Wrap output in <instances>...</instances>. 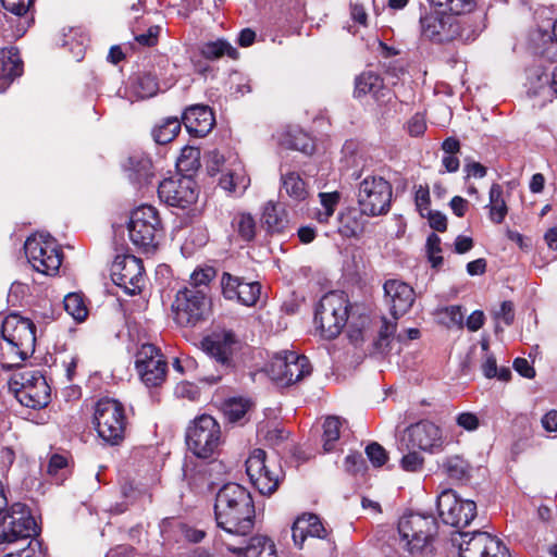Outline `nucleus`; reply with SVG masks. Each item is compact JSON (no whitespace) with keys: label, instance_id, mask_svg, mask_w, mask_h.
I'll list each match as a JSON object with an SVG mask.
<instances>
[{"label":"nucleus","instance_id":"nucleus-1","mask_svg":"<svg viewBox=\"0 0 557 557\" xmlns=\"http://www.w3.org/2000/svg\"><path fill=\"white\" fill-rule=\"evenodd\" d=\"M216 524L226 534L245 537L253 528L255 506L250 493L237 483L223 485L215 497Z\"/></svg>","mask_w":557,"mask_h":557},{"label":"nucleus","instance_id":"nucleus-2","mask_svg":"<svg viewBox=\"0 0 557 557\" xmlns=\"http://www.w3.org/2000/svg\"><path fill=\"white\" fill-rule=\"evenodd\" d=\"M437 532L433 516L406 513L398 522L399 546L409 555L424 553Z\"/></svg>","mask_w":557,"mask_h":557},{"label":"nucleus","instance_id":"nucleus-3","mask_svg":"<svg viewBox=\"0 0 557 557\" xmlns=\"http://www.w3.org/2000/svg\"><path fill=\"white\" fill-rule=\"evenodd\" d=\"M356 197L366 216L385 215L391 210L393 187L383 176L369 174L359 182Z\"/></svg>","mask_w":557,"mask_h":557},{"label":"nucleus","instance_id":"nucleus-4","mask_svg":"<svg viewBox=\"0 0 557 557\" xmlns=\"http://www.w3.org/2000/svg\"><path fill=\"white\" fill-rule=\"evenodd\" d=\"M348 299L344 293L325 294L315 310L314 322L325 339L341 334L348 320Z\"/></svg>","mask_w":557,"mask_h":557},{"label":"nucleus","instance_id":"nucleus-5","mask_svg":"<svg viewBox=\"0 0 557 557\" xmlns=\"http://www.w3.org/2000/svg\"><path fill=\"white\" fill-rule=\"evenodd\" d=\"M96 431L106 443L119 445L125 437L127 418L124 406L112 398L97 401L94 412Z\"/></svg>","mask_w":557,"mask_h":557},{"label":"nucleus","instance_id":"nucleus-6","mask_svg":"<svg viewBox=\"0 0 557 557\" xmlns=\"http://www.w3.org/2000/svg\"><path fill=\"white\" fill-rule=\"evenodd\" d=\"M186 444L196 457L201 459L212 457L222 444L220 424L209 414L195 418L186 430Z\"/></svg>","mask_w":557,"mask_h":557},{"label":"nucleus","instance_id":"nucleus-7","mask_svg":"<svg viewBox=\"0 0 557 557\" xmlns=\"http://www.w3.org/2000/svg\"><path fill=\"white\" fill-rule=\"evenodd\" d=\"M172 311L177 325L195 327L207 319L210 302L203 289L185 287L176 293Z\"/></svg>","mask_w":557,"mask_h":557},{"label":"nucleus","instance_id":"nucleus-8","mask_svg":"<svg viewBox=\"0 0 557 557\" xmlns=\"http://www.w3.org/2000/svg\"><path fill=\"white\" fill-rule=\"evenodd\" d=\"M161 233V220L154 207L140 206L132 212L128 234L135 246L144 251H152L158 245Z\"/></svg>","mask_w":557,"mask_h":557},{"label":"nucleus","instance_id":"nucleus-9","mask_svg":"<svg viewBox=\"0 0 557 557\" xmlns=\"http://www.w3.org/2000/svg\"><path fill=\"white\" fill-rule=\"evenodd\" d=\"M11 389L21 405L41 409L50 403V386L37 370H24L14 375Z\"/></svg>","mask_w":557,"mask_h":557},{"label":"nucleus","instance_id":"nucleus-10","mask_svg":"<svg viewBox=\"0 0 557 557\" xmlns=\"http://www.w3.org/2000/svg\"><path fill=\"white\" fill-rule=\"evenodd\" d=\"M24 249L28 262L37 272L52 275L59 271L62 263V253L50 235L35 234L28 237Z\"/></svg>","mask_w":557,"mask_h":557},{"label":"nucleus","instance_id":"nucleus-11","mask_svg":"<svg viewBox=\"0 0 557 557\" xmlns=\"http://www.w3.org/2000/svg\"><path fill=\"white\" fill-rule=\"evenodd\" d=\"M37 534L35 518L23 504H14L0 520V545L24 542Z\"/></svg>","mask_w":557,"mask_h":557},{"label":"nucleus","instance_id":"nucleus-12","mask_svg":"<svg viewBox=\"0 0 557 557\" xmlns=\"http://www.w3.org/2000/svg\"><path fill=\"white\" fill-rule=\"evenodd\" d=\"M460 557H509L507 547L487 532H458L451 536Z\"/></svg>","mask_w":557,"mask_h":557},{"label":"nucleus","instance_id":"nucleus-13","mask_svg":"<svg viewBox=\"0 0 557 557\" xmlns=\"http://www.w3.org/2000/svg\"><path fill=\"white\" fill-rule=\"evenodd\" d=\"M246 472L252 485L262 495L273 494L282 475V469L275 463H268L265 451L260 448L250 453L246 460Z\"/></svg>","mask_w":557,"mask_h":557},{"label":"nucleus","instance_id":"nucleus-14","mask_svg":"<svg viewBox=\"0 0 557 557\" xmlns=\"http://www.w3.org/2000/svg\"><path fill=\"white\" fill-rule=\"evenodd\" d=\"M437 510L442 521L455 528H465L476 516V504L460 498L454 490H444L437 496Z\"/></svg>","mask_w":557,"mask_h":557},{"label":"nucleus","instance_id":"nucleus-15","mask_svg":"<svg viewBox=\"0 0 557 557\" xmlns=\"http://www.w3.org/2000/svg\"><path fill=\"white\" fill-rule=\"evenodd\" d=\"M421 36L435 44L450 42L461 36L459 20L444 12H429L420 17Z\"/></svg>","mask_w":557,"mask_h":557},{"label":"nucleus","instance_id":"nucleus-16","mask_svg":"<svg viewBox=\"0 0 557 557\" xmlns=\"http://www.w3.org/2000/svg\"><path fill=\"white\" fill-rule=\"evenodd\" d=\"M137 372L149 387L161 385L165 381L168 363L164 356L152 344H144L136 354Z\"/></svg>","mask_w":557,"mask_h":557},{"label":"nucleus","instance_id":"nucleus-17","mask_svg":"<svg viewBox=\"0 0 557 557\" xmlns=\"http://www.w3.org/2000/svg\"><path fill=\"white\" fill-rule=\"evenodd\" d=\"M111 276L128 295H136L145 283L143 261L131 255L117 256L111 268Z\"/></svg>","mask_w":557,"mask_h":557},{"label":"nucleus","instance_id":"nucleus-18","mask_svg":"<svg viewBox=\"0 0 557 557\" xmlns=\"http://www.w3.org/2000/svg\"><path fill=\"white\" fill-rule=\"evenodd\" d=\"M161 201L172 207L186 208L197 200L196 183L190 176L170 177L159 184Z\"/></svg>","mask_w":557,"mask_h":557},{"label":"nucleus","instance_id":"nucleus-19","mask_svg":"<svg viewBox=\"0 0 557 557\" xmlns=\"http://www.w3.org/2000/svg\"><path fill=\"white\" fill-rule=\"evenodd\" d=\"M203 350L223 369L234 367V355L239 348L236 335L228 330L214 331L202 341Z\"/></svg>","mask_w":557,"mask_h":557},{"label":"nucleus","instance_id":"nucleus-20","mask_svg":"<svg viewBox=\"0 0 557 557\" xmlns=\"http://www.w3.org/2000/svg\"><path fill=\"white\" fill-rule=\"evenodd\" d=\"M409 438L407 449L419 448L426 453H438L443 449L444 436L441 428L429 420L411 424L406 430Z\"/></svg>","mask_w":557,"mask_h":557},{"label":"nucleus","instance_id":"nucleus-21","mask_svg":"<svg viewBox=\"0 0 557 557\" xmlns=\"http://www.w3.org/2000/svg\"><path fill=\"white\" fill-rule=\"evenodd\" d=\"M0 333L3 341L17 343L22 350H35V324L29 319L11 313L3 319Z\"/></svg>","mask_w":557,"mask_h":557},{"label":"nucleus","instance_id":"nucleus-22","mask_svg":"<svg viewBox=\"0 0 557 557\" xmlns=\"http://www.w3.org/2000/svg\"><path fill=\"white\" fill-rule=\"evenodd\" d=\"M223 295L230 300L236 299L245 306H253L260 297L261 286L258 282H244L238 276L223 273L221 278Z\"/></svg>","mask_w":557,"mask_h":557},{"label":"nucleus","instance_id":"nucleus-23","mask_svg":"<svg viewBox=\"0 0 557 557\" xmlns=\"http://www.w3.org/2000/svg\"><path fill=\"white\" fill-rule=\"evenodd\" d=\"M383 289L391 305V313L395 320L405 314L412 307L416 293L407 283L399 280H387L384 283Z\"/></svg>","mask_w":557,"mask_h":557},{"label":"nucleus","instance_id":"nucleus-24","mask_svg":"<svg viewBox=\"0 0 557 557\" xmlns=\"http://www.w3.org/2000/svg\"><path fill=\"white\" fill-rule=\"evenodd\" d=\"M183 122L189 134L203 137L213 128L215 119L208 106L196 104L184 112Z\"/></svg>","mask_w":557,"mask_h":557},{"label":"nucleus","instance_id":"nucleus-25","mask_svg":"<svg viewBox=\"0 0 557 557\" xmlns=\"http://www.w3.org/2000/svg\"><path fill=\"white\" fill-rule=\"evenodd\" d=\"M244 540L238 544L225 542L228 552L235 553L240 557H274L275 548L273 542L262 535L253 536L247 545H243Z\"/></svg>","mask_w":557,"mask_h":557},{"label":"nucleus","instance_id":"nucleus-26","mask_svg":"<svg viewBox=\"0 0 557 557\" xmlns=\"http://www.w3.org/2000/svg\"><path fill=\"white\" fill-rule=\"evenodd\" d=\"M292 533L295 545L299 548L302 547V544L308 535L319 539L326 536V531L319 517L312 513L304 515L302 517L297 518L293 524Z\"/></svg>","mask_w":557,"mask_h":557},{"label":"nucleus","instance_id":"nucleus-27","mask_svg":"<svg viewBox=\"0 0 557 557\" xmlns=\"http://www.w3.org/2000/svg\"><path fill=\"white\" fill-rule=\"evenodd\" d=\"M23 63L20 59L16 48L0 50V91H4L8 86L22 75Z\"/></svg>","mask_w":557,"mask_h":557},{"label":"nucleus","instance_id":"nucleus-28","mask_svg":"<svg viewBox=\"0 0 557 557\" xmlns=\"http://www.w3.org/2000/svg\"><path fill=\"white\" fill-rule=\"evenodd\" d=\"M220 186L232 194L242 195L250 184L242 162H234L232 168L227 170L220 178Z\"/></svg>","mask_w":557,"mask_h":557},{"label":"nucleus","instance_id":"nucleus-29","mask_svg":"<svg viewBox=\"0 0 557 557\" xmlns=\"http://www.w3.org/2000/svg\"><path fill=\"white\" fill-rule=\"evenodd\" d=\"M364 213L358 208H346L338 214V232L345 237H355L363 232Z\"/></svg>","mask_w":557,"mask_h":557},{"label":"nucleus","instance_id":"nucleus-30","mask_svg":"<svg viewBox=\"0 0 557 557\" xmlns=\"http://www.w3.org/2000/svg\"><path fill=\"white\" fill-rule=\"evenodd\" d=\"M282 191H284L293 201H305L309 195V186L299 173L290 171L281 175Z\"/></svg>","mask_w":557,"mask_h":557},{"label":"nucleus","instance_id":"nucleus-31","mask_svg":"<svg viewBox=\"0 0 557 557\" xmlns=\"http://www.w3.org/2000/svg\"><path fill=\"white\" fill-rule=\"evenodd\" d=\"M287 360V374L283 377L281 385L295 384L310 375L312 368L306 356L289 351Z\"/></svg>","mask_w":557,"mask_h":557},{"label":"nucleus","instance_id":"nucleus-32","mask_svg":"<svg viewBox=\"0 0 557 557\" xmlns=\"http://www.w3.org/2000/svg\"><path fill=\"white\" fill-rule=\"evenodd\" d=\"M488 198L490 202L487 207L490 220L495 224L503 223L508 213V207L502 185L497 183L492 184Z\"/></svg>","mask_w":557,"mask_h":557},{"label":"nucleus","instance_id":"nucleus-33","mask_svg":"<svg viewBox=\"0 0 557 557\" xmlns=\"http://www.w3.org/2000/svg\"><path fill=\"white\" fill-rule=\"evenodd\" d=\"M34 351H25L20 348L17 343L11 341H3L0 343V363L3 368L11 369L20 366L26 360Z\"/></svg>","mask_w":557,"mask_h":557},{"label":"nucleus","instance_id":"nucleus-34","mask_svg":"<svg viewBox=\"0 0 557 557\" xmlns=\"http://www.w3.org/2000/svg\"><path fill=\"white\" fill-rule=\"evenodd\" d=\"M201 54L208 60H216L224 55L236 60L238 58V51L225 39H216L202 45Z\"/></svg>","mask_w":557,"mask_h":557},{"label":"nucleus","instance_id":"nucleus-35","mask_svg":"<svg viewBox=\"0 0 557 557\" xmlns=\"http://www.w3.org/2000/svg\"><path fill=\"white\" fill-rule=\"evenodd\" d=\"M232 227L244 242H251L257 234V224L250 213L239 212L232 220Z\"/></svg>","mask_w":557,"mask_h":557},{"label":"nucleus","instance_id":"nucleus-36","mask_svg":"<svg viewBox=\"0 0 557 557\" xmlns=\"http://www.w3.org/2000/svg\"><path fill=\"white\" fill-rule=\"evenodd\" d=\"M319 198L322 209L314 211L312 218L315 219L319 223L325 224L334 214L335 209L341 200V194L338 191L320 193Z\"/></svg>","mask_w":557,"mask_h":557},{"label":"nucleus","instance_id":"nucleus-37","mask_svg":"<svg viewBox=\"0 0 557 557\" xmlns=\"http://www.w3.org/2000/svg\"><path fill=\"white\" fill-rule=\"evenodd\" d=\"M181 131V122L176 117L165 119L152 131L154 140L160 145H165L173 140Z\"/></svg>","mask_w":557,"mask_h":557},{"label":"nucleus","instance_id":"nucleus-38","mask_svg":"<svg viewBox=\"0 0 557 557\" xmlns=\"http://www.w3.org/2000/svg\"><path fill=\"white\" fill-rule=\"evenodd\" d=\"M342 421L338 417H327L323 423V450H334L341 435Z\"/></svg>","mask_w":557,"mask_h":557},{"label":"nucleus","instance_id":"nucleus-39","mask_svg":"<svg viewBox=\"0 0 557 557\" xmlns=\"http://www.w3.org/2000/svg\"><path fill=\"white\" fill-rule=\"evenodd\" d=\"M429 2L433 7L448 11L449 15L455 17L456 15L470 13L476 7V0H429Z\"/></svg>","mask_w":557,"mask_h":557},{"label":"nucleus","instance_id":"nucleus-40","mask_svg":"<svg viewBox=\"0 0 557 557\" xmlns=\"http://www.w3.org/2000/svg\"><path fill=\"white\" fill-rule=\"evenodd\" d=\"M65 311L76 321H84L88 314L84 298L78 293H70L63 300Z\"/></svg>","mask_w":557,"mask_h":557},{"label":"nucleus","instance_id":"nucleus-41","mask_svg":"<svg viewBox=\"0 0 557 557\" xmlns=\"http://www.w3.org/2000/svg\"><path fill=\"white\" fill-rule=\"evenodd\" d=\"M382 86V81L373 72H366L356 78L355 95L360 97L367 94L375 92Z\"/></svg>","mask_w":557,"mask_h":557},{"label":"nucleus","instance_id":"nucleus-42","mask_svg":"<svg viewBox=\"0 0 557 557\" xmlns=\"http://www.w3.org/2000/svg\"><path fill=\"white\" fill-rule=\"evenodd\" d=\"M443 467L446 471V473L451 478L456 480H462L467 479L470 475V466L469 463L459 456H451L448 457L444 463Z\"/></svg>","mask_w":557,"mask_h":557},{"label":"nucleus","instance_id":"nucleus-43","mask_svg":"<svg viewBox=\"0 0 557 557\" xmlns=\"http://www.w3.org/2000/svg\"><path fill=\"white\" fill-rule=\"evenodd\" d=\"M287 357H289V351H280L273 356L268 366L267 371L270 377L278 384L282 383L283 377L287 374Z\"/></svg>","mask_w":557,"mask_h":557},{"label":"nucleus","instance_id":"nucleus-44","mask_svg":"<svg viewBox=\"0 0 557 557\" xmlns=\"http://www.w3.org/2000/svg\"><path fill=\"white\" fill-rule=\"evenodd\" d=\"M159 90V85L154 75L145 73L138 77L136 92L139 98H150Z\"/></svg>","mask_w":557,"mask_h":557},{"label":"nucleus","instance_id":"nucleus-45","mask_svg":"<svg viewBox=\"0 0 557 557\" xmlns=\"http://www.w3.org/2000/svg\"><path fill=\"white\" fill-rule=\"evenodd\" d=\"M127 168L134 172L137 181L148 180L151 176V161L146 157H131Z\"/></svg>","mask_w":557,"mask_h":557},{"label":"nucleus","instance_id":"nucleus-46","mask_svg":"<svg viewBox=\"0 0 557 557\" xmlns=\"http://www.w3.org/2000/svg\"><path fill=\"white\" fill-rule=\"evenodd\" d=\"M200 151L194 147H185L177 160V166L183 171H191L199 165Z\"/></svg>","mask_w":557,"mask_h":557},{"label":"nucleus","instance_id":"nucleus-47","mask_svg":"<svg viewBox=\"0 0 557 557\" xmlns=\"http://www.w3.org/2000/svg\"><path fill=\"white\" fill-rule=\"evenodd\" d=\"M249 403L243 398H233L225 403V413L233 422L240 420L247 412Z\"/></svg>","mask_w":557,"mask_h":557},{"label":"nucleus","instance_id":"nucleus-48","mask_svg":"<svg viewBox=\"0 0 557 557\" xmlns=\"http://www.w3.org/2000/svg\"><path fill=\"white\" fill-rule=\"evenodd\" d=\"M441 251V238L433 233L426 240V252L433 268H437L443 263V257L440 255Z\"/></svg>","mask_w":557,"mask_h":557},{"label":"nucleus","instance_id":"nucleus-49","mask_svg":"<svg viewBox=\"0 0 557 557\" xmlns=\"http://www.w3.org/2000/svg\"><path fill=\"white\" fill-rule=\"evenodd\" d=\"M289 147L292 149L301 151L306 154H311L314 150V145L312 139L305 133L298 132L294 135H290Z\"/></svg>","mask_w":557,"mask_h":557},{"label":"nucleus","instance_id":"nucleus-50","mask_svg":"<svg viewBox=\"0 0 557 557\" xmlns=\"http://www.w3.org/2000/svg\"><path fill=\"white\" fill-rule=\"evenodd\" d=\"M344 468L346 472L357 474L363 472L367 469V465L360 453H352L346 456Z\"/></svg>","mask_w":557,"mask_h":557},{"label":"nucleus","instance_id":"nucleus-51","mask_svg":"<svg viewBox=\"0 0 557 557\" xmlns=\"http://www.w3.org/2000/svg\"><path fill=\"white\" fill-rule=\"evenodd\" d=\"M33 2L34 0H1L3 8L16 16L26 15L33 5Z\"/></svg>","mask_w":557,"mask_h":557},{"label":"nucleus","instance_id":"nucleus-52","mask_svg":"<svg viewBox=\"0 0 557 557\" xmlns=\"http://www.w3.org/2000/svg\"><path fill=\"white\" fill-rule=\"evenodd\" d=\"M366 454L374 467H381L387 460L386 450L377 443L368 445L366 448Z\"/></svg>","mask_w":557,"mask_h":557},{"label":"nucleus","instance_id":"nucleus-53","mask_svg":"<svg viewBox=\"0 0 557 557\" xmlns=\"http://www.w3.org/2000/svg\"><path fill=\"white\" fill-rule=\"evenodd\" d=\"M215 271L213 268L197 269L190 275L191 286L199 288L207 286L208 283L214 277Z\"/></svg>","mask_w":557,"mask_h":557},{"label":"nucleus","instance_id":"nucleus-54","mask_svg":"<svg viewBox=\"0 0 557 557\" xmlns=\"http://www.w3.org/2000/svg\"><path fill=\"white\" fill-rule=\"evenodd\" d=\"M262 220L268 230L271 232L278 231L282 227V220L277 216L276 208L273 205L265 206Z\"/></svg>","mask_w":557,"mask_h":557},{"label":"nucleus","instance_id":"nucleus-55","mask_svg":"<svg viewBox=\"0 0 557 557\" xmlns=\"http://www.w3.org/2000/svg\"><path fill=\"white\" fill-rule=\"evenodd\" d=\"M408 450V454H406L400 461L403 469L411 472L420 470L424 462L423 457L414 450Z\"/></svg>","mask_w":557,"mask_h":557},{"label":"nucleus","instance_id":"nucleus-56","mask_svg":"<svg viewBox=\"0 0 557 557\" xmlns=\"http://www.w3.org/2000/svg\"><path fill=\"white\" fill-rule=\"evenodd\" d=\"M416 206L422 216L430 211V191L428 186L420 185L416 190L414 196Z\"/></svg>","mask_w":557,"mask_h":557},{"label":"nucleus","instance_id":"nucleus-57","mask_svg":"<svg viewBox=\"0 0 557 557\" xmlns=\"http://www.w3.org/2000/svg\"><path fill=\"white\" fill-rule=\"evenodd\" d=\"M442 314L447 320L446 323L448 326H462L463 322V312L461 311V307L459 306H449L443 309Z\"/></svg>","mask_w":557,"mask_h":557},{"label":"nucleus","instance_id":"nucleus-58","mask_svg":"<svg viewBox=\"0 0 557 557\" xmlns=\"http://www.w3.org/2000/svg\"><path fill=\"white\" fill-rule=\"evenodd\" d=\"M495 319L503 321L505 325H510L515 319L512 302L503 301L499 309L495 312Z\"/></svg>","mask_w":557,"mask_h":557},{"label":"nucleus","instance_id":"nucleus-59","mask_svg":"<svg viewBox=\"0 0 557 557\" xmlns=\"http://www.w3.org/2000/svg\"><path fill=\"white\" fill-rule=\"evenodd\" d=\"M159 33H160L159 26H151L148 28V30L146 33L137 35L135 37V40L141 46L151 47L157 44Z\"/></svg>","mask_w":557,"mask_h":557},{"label":"nucleus","instance_id":"nucleus-60","mask_svg":"<svg viewBox=\"0 0 557 557\" xmlns=\"http://www.w3.org/2000/svg\"><path fill=\"white\" fill-rule=\"evenodd\" d=\"M425 216L429 219L430 226L437 232H444L447 228L446 215L438 211H428Z\"/></svg>","mask_w":557,"mask_h":557},{"label":"nucleus","instance_id":"nucleus-61","mask_svg":"<svg viewBox=\"0 0 557 557\" xmlns=\"http://www.w3.org/2000/svg\"><path fill=\"white\" fill-rule=\"evenodd\" d=\"M396 321L397 320H395L394 318L392 321L385 318L382 319V325L379 331V342L376 343V345L381 346L383 341L388 339L391 336L395 334L397 327Z\"/></svg>","mask_w":557,"mask_h":557},{"label":"nucleus","instance_id":"nucleus-62","mask_svg":"<svg viewBox=\"0 0 557 557\" xmlns=\"http://www.w3.org/2000/svg\"><path fill=\"white\" fill-rule=\"evenodd\" d=\"M67 467V459L59 454L51 456L48 463V473L52 476H58L59 472Z\"/></svg>","mask_w":557,"mask_h":557},{"label":"nucleus","instance_id":"nucleus-63","mask_svg":"<svg viewBox=\"0 0 557 557\" xmlns=\"http://www.w3.org/2000/svg\"><path fill=\"white\" fill-rule=\"evenodd\" d=\"M457 424L467 431H474L479 426V419L473 413L463 412L457 417Z\"/></svg>","mask_w":557,"mask_h":557},{"label":"nucleus","instance_id":"nucleus-64","mask_svg":"<svg viewBox=\"0 0 557 557\" xmlns=\"http://www.w3.org/2000/svg\"><path fill=\"white\" fill-rule=\"evenodd\" d=\"M513 368L520 375L527 379H533L535 376L534 368L524 358H517L513 361Z\"/></svg>","mask_w":557,"mask_h":557}]
</instances>
